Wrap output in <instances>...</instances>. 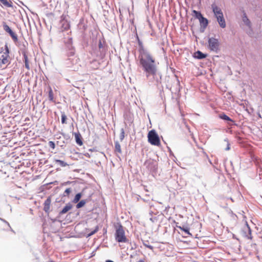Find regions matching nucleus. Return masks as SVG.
Returning <instances> with one entry per match:
<instances>
[{
  "label": "nucleus",
  "mask_w": 262,
  "mask_h": 262,
  "mask_svg": "<svg viewBox=\"0 0 262 262\" xmlns=\"http://www.w3.org/2000/svg\"><path fill=\"white\" fill-rule=\"evenodd\" d=\"M72 207V205L70 204L66 205L62 209V210L60 212V214H63L67 213L68 211L71 209Z\"/></svg>",
  "instance_id": "9d476101"
},
{
  "label": "nucleus",
  "mask_w": 262,
  "mask_h": 262,
  "mask_svg": "<svg viewBox=\"0 0 262 262\" xmlns=\"http://www.w3.org/2000/svg\"><path fill=\"white\" fill-rule=\"evenodd\" d=\"M124 137H125V132H124V130L123 128H122L121 129V133L120 134V136H119V138H120V140L121 141H122L124 138Z\"/></svg>",
  "instance_id": "c85d7f7f"
},
{
  "label": "nucleus",
  "mask_w": 262,
  "mask_h": 262,
  "mask_svg": "<svg viewBox=\"0 0 262 262\" xmlns=\"http://www.w3.org/2000/svg\"><path fill=\"white\" fill-rule=\"evenodd\" d=\"M177 227L178 228L180 229V230H181L182 231H184L187 234H188V235H190L191 234L190 233V232H189V228H188L181 227V226H177Z\"/></svg>",
  "instance_id": "dca6fc26"
},
{
  "label": "nucleus",
  "mask_w": 262,
  "mask_h": 262,
  "mask_svg": "<svg viewBox=\"0 0 262 262\" xmlns=\"http://www.w3.org/2000/svg\"><path fill=\"white\" fill-rule=\"evenodd\" d=\"M48 262H54V261H52V260H51V261H49Z\"/></svg>",
  "instance_id": "4c0bfd02"
},
{
  "label": "nucleus",
  "mask_w": 262,
  "mask_h": 262,
  "mask_svg": "<svg viewBox=\"0 0 262 262\" xmlns=\"http://www.w3.org/2000/svg\"><path fill=\"white\" fill-rule=\"evenodd\" d=\"M115 151H117L119 153H121V145L118 142H116L115 143Z\"/></svg>",
  "instance_id": "f3484780"
},
{
  "label": "nucleus",
  "mask_w": 262,
  "mask_h": 262,
  "mask_svg": "<svg viewBox=\"0 0 262 262\" xmlns=\"http://www.w3.org/2000/svg\"><path fill=\"white\" fill-rule=\"evenodd\" d=\"M115 239L119 243H126L128 241L125 235V232L123 226L120 223H118L115 226Z\"/></svg>",
  "instance_id": "f03ea898"
},
{
  "label": "nucleus",
  "mask_w": 262,
  "mask_h": 262,
  "mask_svg": "<svg viewBox=\"0 0 262 262\" xmlns=\"http://www.w3.org/2000/svg\"><path fill=\"white\" fill-rule=\"evenodd\" d=\"M213 12L217 20V21L221 27L224 28L226 27V22L224 18L223 14L221 8L218 7L215 4L211 5Z\"/></svg>",
  "instance_id": "7ed1b4c3"
},
{
  "label": "nucleus",
  "mask_w": 262,
  "mask_h": 262,
  "mask_svg": "<svg viewBox=\"0 0 262 262\" xmlns=\"http://www.w3.org/2000/svg\"><path fill=\"white\" fill-rule=\"evenodd\" d=\"M81 197V194L80 193H78L76 194V195H75V196L73 202L75 203H77L80 200Z\"/></svg>",
  "instance_id": "4be33fe9"
},
{
  "label": "nucleus",
  "mask_w": 262,
  "mask_h": 262,
  "mask_svg": "<svg viewBox=\"0 0 262 262\" xmlns=\"http://www.w3.org/2000/svg\"><path fill=\"white\" fill-rule=\"evenodd\" d=\"M4 29V30L8 32L9 34L12 32V30L10 29V28L9 27L8 25H7L6 23H5L3 25Z\"/></svg>",
  "instance_id": "393cba45"
},
{
  "label": "nucleus",
  "mask_w": 262,
  "mask_h": 262,
  "mask_svg": "<svg viewBox=\"0 0 262 262\" xmlns=\"http://www.w3.org/2000/svg\"><path fill=\"white\" fill-rule=\"evenodd\" d=\"M199 21H200V24L203 25L204 27H206L208 23V20L206 18H204V17H203V20L200 19V20H199Z\"/></svg>",
  "instance_id": "b1692460"
},
{
  "label": "nucleus",
  "mask_w": 262,
  "mask_h": 262,
  "mask_svg": "<svg viewBox=\"0 0 262 262\" xmlns=\"http://www.w3.org/2000/svg\"><path fill=\"white\" fill-rule=\"evenodd\" d=\"M70 26L69 23H68L67 22H64L62 24L61 27L62 32H63L66 30H68L70 29Z\"/></svg>",
  "instance_id": "4468645a"
},
{
  "label": "nucleus",
  "mask_w": 262,
  "mask_h": 262,
  "mask_svg": "<svg viewBox=\"0 0 262 262\" xmlns=\"http://www.w3.org/2000/svg\"><path fill=\"white\" fill-rule=\"evenodd\" d=\"M99 230V227L98 226H96L95 229L91 231L90 233L88 234V236H90L95 233H96Z\"/></svg>",
  "instance_id": "c756f323"
},
{
  "label": "nucleus",
  "mask_w": 262,
  "mask_h": 262,
  "mask_svg": "<svg viewBox=\"0 0 262 262\" xmlns=\"http://www.w3.org/2000/svg\"><path fill=\"white\" fill-rule=\"evenodd\" d=\"M49 146L52 148V149H54L55 147V145L54 142L53 141H49Z\"/></svg>",
  "instance_id": "2f4dec72"
},
{
  "label": "nucleus",
  "mask_w": 262,
  "mask_h": 262,
  "mask_svg": "<svg viewBox=\"0 0 262 262\" xmlns=\"http://www.w3.org/2000/svg\"><path fill=\"white\" fill-rule=\"evenodd\" d=\"M9 34L11 36V37H12V38L13 39L14 41H17V36L14 32L12 31L9 33Z\"/></svg>",
  "instance_id": "bb28decb"
},
{
  "label": "nucleus",
  "mask_w": 262,
  "mask_h": 262,
  "mask_svg": "<svg viewBox=\"0 0 262 262\" xmlns=\"http://www.w3.org/2000/svg\"><path fill=\"white\" fill-rule=\"evenodd\" d=\"M208 46L210 50L217 51L219 47V42L218 39L213 37L209 38Z\"/></svg>",
  "instance_id": "423d86ee"
},
{
  "label": "nucleus",
  "mask_w": 262,
  "mask_h": 262,
  "mask_svg": "<svg viewBox=\"0 0 262 262\" xmlns=\"http://www.w3.org/2000/svg\"><path fill=\"white\" fill-rule=\"evenodd\" d=\"M70 54H71V55H73L74 54V51L72 50V51L71 52H70Z\"/></svg>",
  "instance_id": "f704fd0d"
},
{
  "label": "nucleus",
  "mask_w": 262,
  "mask_h": 262,
  "mask_svg": "<svg viewBox=\"0 0 262 262\" xmlns=\"http://www.w3.org/2000/svg\"><path fill=\"white\" fill-rule=\"evenodd\" d=\"M220 118L225 120L233 121V120L231 119H230L228 116L224 114L220 115Z\"/></svg>",
  "instance_id": "aec40b11"
},
{
  "label": "nucleus",
  "mask_w": 262,
  "mask_h": 262,
  "mask_svg": "<svg viewBox=\"0 0 262 262\" xmlns=\"http://www.w3.org/2000/svg\"><path fill=\"white\" fill-rule=\"evenodd\" d=\"M243 21L245 22L246 25L249 26L250 25V21L249 19L247 18V16L246 15V14H244V16L243 17Z\"/></svg>",
  "instance_id": "a878e982"
},
{
  "label": "nucleus",
  "mask_w": 262,
  "mask_h": 262,
  "mask_svg": "<svg viewBox=\"0 0 262 262\" xmlns=\"http://www.w3.org/2000/svg\"><path fill=\"white\" fill-rule=\"evenodd\" d=\"M245 229L247 230L248 232V234L246 235V237H247L248 239H252V236L251 235V230L247 224L246 225Z\"/></svg>",
  "instance_id": "2eb2a0df"
},
{
  "label": "nucleus",
  "mask_w": 262,
  "mask_h": 262,
  "mask_svg": "<svg viewBox=\"0 0 262 262\" xmlns=\"http://www.w3.org/2000/svg\"><path fill=\"white\" fill-rule=\"evenodd\" d=\"M75 138L76 143L81 146L83 144L81 135L79 133H75Z\"/></svg>",
  "instance_id": "6e6552de"
},
{
  "label": "nucleus",
  "mask_w": 262,
  "mask_h": 262,
  "mask_svg": "<svg viewBox=\"0 0 262 262\" xmlns=\"http://www.w3.org/2000/svg\"><path fill=\"white\" fill-rule=\"evenodd\" d=\"M23 56L24 58V62H25V67L27 70H30V66H29V60L28 58L27 55L26 53H23Z\"/></svg>",
  "instance_id": "9b49d317"
},
{
  "label": "nucleus",
  "mask_w": 262,
  "mask_h": 262,
  "mask_svg": "<svg viewBox=\"0 0 262 262\" xmlns=\"http://www.w3.org/2000/svg\"><path fill=\"white\" fill-rule=\"evenodd\" d=\"M85 203L86 201L85 200H81L76 205V208H80L84 206Z\"/></svg>",
  "instance_id": "5701e85b"
},
{
  "label": "nucleus",
  "mask_w": 262,
  "mask_h": 262,
  "mask_svg": "<svg viewBox=\"0 0 262 262\" xmlns=\"http://www.w3.org/2000/svg\"><path fill=\"white\" fill-rule=\"evenodd\" d=\"M193 13L194 14L195 17L198 18L199 20H203V16L201 13V12L197 11L196 10H193Z\"/></svg>",
  "instance_id": "ddd939ff"
},
{
  "label": "nucleus",
  "mask_w": 262,
  "mask_h": 262,
  "mask_svg": "<svg viewBox=\"0 0 262 262\" xmlns=\"http://www.w3.org/2000/svg\"><path fill=\"white\" fill-rule=\"evenodd\" d=\"M138 262H145L143 260H140Z\"/></svg>",
  "instance_id": "e433bc0d"
},
{
  "label": "nucleus",
  "mask_w": 262,
  "mask_h": 262,
  "mask_svg": "<svg viewBox=\"0 0 262 262\" xmlns=\"http://www.w3.org/2000/svg\"><path fill=\"white\" fill-rule=\"evenodd\" d=\"M71 192V190L70 188L66 189L63 193L64 196H69V195Z\"/></svg>",
  "instance_id": "7c9ffc66"
},
{
  "label": "nucleus",
  "mask_w": 262,
  "mask_h": 262,
  "mask_svg": "<svg viewBox=\"0 0 262 262\" xmlns=\"http://www.w3.org/2000/svg\"><path fill=\"white\" fill-rule=\"evenodd\" d=\"M72 38L71 37H69L68 38V42L70 43V44H71L72 43Z\"/></svg>",
  "instance_id": "473e14b6"
},
{
  "label": "nucleus",
  "mask_w": 262,
  "mask_h": 262,
  "mask_svg": "<svg viewBox=\"0 0 262 262\" xmlns=\"http://www.w3.org/2000/svg\"><path fill=\"white\" fill-rule=\"evenodd\" d=\"M49 98L50 101H53L54 94H53V91L51 88H50V91L49 92Z\"/></svg>",
  "instance_id": "412c9836"
},
{
  "label": "nucleus",
  "mask_w": 262,
  "mask_h": 262,
  "mask_svg": "<svg viewBox=\"0 0 262 262\" xmlns=\"http://www.w3.org/2000/svg\"><path fill=\"white\" fill-rule=\"evenodd\" d=\"M147 247L149 248L150 249H152V247L151 246H148Z\"/></svg>",
  "instance_id": "c9c22d12"
},
{
  "label": "nucleus",
  "mask_w": 262,
  "mask_h": 262,
  "mask_svg": "<svg viewBox=\"0 0 262 262\" xmlns=\"http://www.w3.org/2000/svg\"><path fill=\"white\" fill-rule=\"evenodd\" d=\"M55 162L56 163H58L60 166L62 167H65L68 165V164L67 163L60 160H55Z\"/></svg>",
  "instance_id": "6ab92c4d"
},
{
  "label": "nucleus",
  "mask_w": 262,
  "mask_h": 262,
  "mask_svg": "<svg viewBox=\"0 0 262 262\" xmlns=\"http://www.w3.org/2000/svg\"><path fill=\"white\" fill-rule=\"evenodd\" d=\"M139 59L142 69L148 78L149 76L154 77L157 73V67L155 58L143 47L142 42L138 39Z\"/></svg>",
  "instance_id": "f257e3e1"
},
{
  "label": "nucleus",
  "mask_w": 262,
  "mask_h": 262,
  "mask_svg": "<svg viewBox=\"0 0 262 262\" xmlns=\"http://www.w3.org/2000/svg\"><path fill=\"white\" fill-rule=\"evenodd\" d=\"M102 47H103L102 44L101 42L100 41L99 43V48L100 49V48H102Z\"/></svg>",
  "instance_id": "72a5a7b5"
},
{
  "label": "nucleus",
  "mask_w": 262,
  "mask_h": 262,
  "mask_svg": "<svg viewBox=\"0 0 262 262\" xmlns=\"http://www.w3.org/2000/svg\"><path fill=\"white\" fill-rule=\"evenodd\" d=\"M10 63L9 51L7 47L5 49H1L0 51V67Z\"/></svg>",
  "instance_id": "20e7f679"
},
{
  "label": "nucleus",
  "mask_w": 262,
  "mask_h": 262,
  "mask_svg": "<svg viewBox=\"0 0 262 262\" xmlns=\"http://www.w3.org/2000/svg\"><path fill=\"white\" fill-rule=\"evenodd\" d=\"M0 2L6 7L10 8L13 7V3L10 0H0Z\"/></svg>",
  "instance_id": "1a4fd4ad"
},
{
  "label": "nucleus",
  "mask_w": 262,
  "mask_h": 262,
  "mask_svg": "<svg viewBox=\"0 0 262 262\" xmlns=\"http://www.w3.org/2000/svg\"><path fill=\"white\" fill-rule=\"evenodd\" d=\"M67 117L64 112H61V123L62 124H66L67 123Z\"/></svg>",
  "instance_id": "a211bd4d"
},
{
  "label": "nucleus",
  "mask_w": 262,
  "mask_h": 262,
  "mask_svg": "<svg viewBox=\"0 0 262 262\" xmlns=\"http://www.w3.org/2000/svg\"><path fill=\"white\" fill-rule=\"evenodd\" d=\"M148 141L151 145L159 146L161 142L159 136L154 129L150 130L147 135Z\"/></svg>",
  "instance_id": "39448f33"
},
{
  "label": "nucleus",
  "mask_w": 262,
  "mask_h": 262,
  "mask_svg": "<svg viewBox=\"0 0 262 262\" xmlns=\"http://www.w3.org/2000/svg\"><path fill=\"white\" fill-rule=\"evenodd\" d=\"M9 34L11 36V37H12V38L13 39L14 41H17V36L14 32L12 31L9 33Z\"/></svg>",
  "instance_id": "cd10ccee"
},
{
  "label": "nucleus",
  "mask_w": 262,
  "mask_h": 262,
  "mask_svg": "<svg viewBox=\"0 0 262 262\" xmlns=\"http://www.w3.org/2000/svg\"><path fill=\"white\" fill-rule=\"evenodd\" d=\"M206 56V55L204 54L201 51H198L195 53V57H196L198 59H203L205 58Z\"/></svg>",
  "instance_id": "f8f14e48"
},
{
  "label": "nucleus",
  "mask_w": 262,
  "mask_h": 262,
  "mask_svg": "<svg viewBox=\"0 0 262 262\" xmlns=\"http://www.w3.org/2000/svg\"><path fill=\"white\" fill-rule=\"evenodd\" d=\"M51 203V198L50 196L48 197L44 202L43 210L47 213H48L49 212Z\"/></svg>",
  "instance_id": "0eeeda50"
}]
</instances>
